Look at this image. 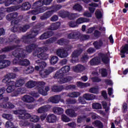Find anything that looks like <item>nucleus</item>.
Returning <instances> with one entry per match:
<instances>
[{
    "mask_svg": "<svg viewBox=\"0 0 128 128\" xmlns=\"http://www.w3.org/2000/svg\"><path fill=\"white\" fill-rule=\"evenodd\" d=\"M80 96V93L79 92H73L68 94V96L70 98H78V96Z\"/></svg>",
    "mask_w": 128,
    "mask_h": 128,
    "instance_id": "obj_38",
    "label": "nucleus"
},
{
    "mask_svg": "<svg viewBox=\"0 0 128 128\" xmlns=\"http://www.w3.org/2000/svg\"><path fill=\"white\" fill-rule=\"evenodd\" d=\"M78 16H80V14H78L69 13L68 15V18L70 20H74V18H78Z\"/></svg>",
    "mask_w": 128,
    "mask_h": 128,
    "instance_id": "obj_39",
    "label": "nucleus"
},
{
    "mask_svg": "<svg viewBox=\"0 0 128 128\" xmlns=\"http://www.w3.org/2000/svg\"><path fill=\"white\" fill-rule=\"evenodd\" d=\"M5 126L6 128H16L14 126L12 122L8 121L6 122Z\"/></svg>",
    "mask_w": 128,
    "mask_h": 128,
    "instance_id": "obj_48",
    "label": "nucleus"
},
{
    "mask_svg": "<svg viewBox=\"0 0 128 128\" xmlns=\"http://www.w3.org/2000/svg\"><path fill=\"white\" fill-rule=\"evenodd\" d=\"M2 99L1 98H0V108H14V106L12 104V103L7 102H6V103H4V102H2Z\"/></svg>",
    "mask_w": 128,
    "mask_h": 128,
    "instance_id": "obj_17",
    "label": "nucleus"
},
{
    "mask_svg": "<svg viewBox=\"0 0 128 128\" xmlns=\"http://www.w3.org/2000/svg\"><path fill=\"white\" fill-rule=\"evenodd\" d=\"M120 52L122 54H128V44H126L124 46H122Z\"/></svg>",
    "mask_w": 128,
    "mask_h": 128,
    "instance_id": "obj_42",
    "label": "nucleus"
},
{
    "mask_svg": "<svg viewBox=\"0 0 128 128\" xmlns=\"http://www.w3.org/2000/svg\"><path fill=\"white\" fill-rule=\"evenodd\" d=\"M54 10L48 12L46 13H44V16L40 17L41 20H46V18H48L50 16H52V14H54Z\"/></svg>",
    "mask_w": 128,
    "mask_h": 128,
    "instance_id": "obj_32",
    "label": "nucleus"
},
{
    "mask_svg": "<svg viewBox=\"0 0 128 128\" xmlns=\"http://www.w3.org/2000/svg\"><path fill=\"white\" fill-rule=\"evenodd\" d=\"M16 76V74L10 73L6 75L2 81V82L6 84V85L8 86L6 88V92L8 94L14 92V90H16V88H20V86H22L24 84L25 82L24 79L18 80H16V82L10 80L12 78H14Z\"/></svg>",
    "mask_w": 128,
    "mask_h": 128,
    "instance_id": "obj_3",
    "label": "nucleus"
},
{
    "mask_svg": "<svg viewBox=\"0 0 128 128\" xmlns=\"http://www.w3.org/2000/svg\"><path fill=\"white\" fill-rule=\"evenodd\" d=\"M78 100L80 104H86V100H84V97H79Z\"/></svg>",
    "mask_w": 128,
    "mask_h": 128,
    "instance_id": "obj_56",
    "label": "nucleus"
},
{
    "mask_svg": "<svg viewBox=\"0 0 128 128\" xmlns=\"http://www.w3.org/2000/svg\"><path fill=\"white\" fill-rule=\"evenodd\" d=\"M94 36L95 38H99L100 36V32L98 30H96L94 32Z\"/></svg>",
    "mask_w": 128,
    "mask_h": 128,
    "instance_id": "obj_62",
    "label": "nucleus"
},
{
    "mask_svg": "<svg viewBox=\"0 0 128 128\" xmlns=\"http://www.w3.org/2000/svg\"><path fill=\"white\" fill-rule=\"evenodd\" d=\"M34 69L32 66H29L28 68L24 71V74H32L34 72Z\"/></svg>",
    "mask_w": 128,
    "mask_h": 128,
    "instance_id": "obj_44",
    "label": "nucleus"
},
{
    "mask_svg": "<svg viewBox=\"0 0 128 128\" xmlns=\"http://www.w3.org/2000/svg\"><path fill=\"white\" fill-rule=\"evenodd\" d=\"M4 92H6V88H0V98L2 99V102H4V104H6L8 100V98L4 96Z\"/></svg>",
    "mask_w": 128,
    "mask_h": 128,
    "instance_id": "obj_18",
    "label": "nucleus"
},
{
    "mask_svg": "<svg viewBox=\"0 0 128 128\" xmlns=\"http://www.w3.org/2000/svg\"><path fill=\"white\" fill-rule=\"evenodd\" d=\"M100 60H102L104 64H108L110 59L108 55L100 54L98 57H96L92 60L90 64L91 66H96L100 62Z\"/></svg>",
    "mask_w": 128,
    "mask_h": 128,
    "instance_id": "obj_8",
    "label": "nucleus"
},
{
    "mask_svg": "<svg viewBox=\"0 0 128 128\" xmlns=\"http://www.w3.org/2000/svg\"><path fill=\"white\" fill-rule=\"evenodd\" d=\"M12 2H10L9 4L6 3V6H10V4H20V2H22V0H11Z\"/></svg>",
    "mask_w": 128,
    "mask_h": 128,
    "instance_id": "obj_45",
    "label": "nucleus"
},
{
    "mask_svg": "<svg viewBox=\"0 0 128 128\" xmlns=\"http://www.w3.org/2000/svg\"><path fill=\"white\" fill-rule=\"evenodd\" d=\"M20 46H8L0 50V54L2 52H10L12 50L16 48V50L14 52H13L12 54L14 56H16V58L13 60L14 64H20V66H28L30 64V61L28 59H24V58L26 56V55L24 54V50L20 48H19Z\"/></svg>",
    "mask_w": 128,
    "mask_h": 128,
    "instance_id": "obj_2",
    "label": "nucleus"
},
{
    "mask_svg": "<svg viewBox=\"0 0 128 128\" xmlns=\"http://www.w3.org/2000/svg\"><path fill=\"white\" fill-rule=\"evenodd\" d=\"M6 58V55L0 56V70H2V68H6L8 66H10V62L8 60H4V58Z\"/></svg>",
    "mask_w": 128,
    "mask_h": 128,
    "instance_id": "obj_10",
    "label": "nucleus"
},
{
    "mask_svg": "<svg viewBox=\"0 0 128 128\" xmlns=\"http://www.w3.org/2000/svg\"><path fill=\"white\" fill-rule=\"evenodd\" d=\"M82 52V50L80 49V50H75L72 54V62L74 64V62H78V56Z\"/></svg>",
    "mask_w": 128,
    "mask_h": 128,
    "instance_id": "obj_12",
    "label": "nucleus"
},
{
    "mask_svg": "<svg viewBox=\"0 0 128 128\" xmlns=\"http://www.w3.org/2000/svg\"><path fill=\"white\" fill-rule=\"evenodd\" d=\"M54 34V33L52 31H49L44 33L40 36V40H46V38H50Z\"/></svg>",
    "mask_w": 128,
    "mask_h": 128,
    "instance_id": "obj_24",
    "label": "nucleus"
},
{
    "mask_svg": "<svg viewBox=\"0 0 128 128\" xmlns=\"http://www.w3.org/2000/svg\"><path fill=\"white\" fill-rule=\"evenodd\" d=\"M92 80L94 82H100L102 80L100 78L98 77L93 78H92Z\"/></svg>",
    "mask_w": 128,
    "mask_h": 128,
    "instance_id": "obj_60",
    "label": "nucleus"
},
{
    "mask_svg": "<svg viewBox=\"0 0 128 128\" xmlns=\"http://www.w3.org/2000/svg\"><path fill=\"white\" fill-rule=\"evenodd\" d=\"M14 114H19L20 120H28L32 122H38L40 120V117L36 115L31 116L26 112L24 110H16L14 111Z\"/></svg>",
    "mask_w": 128,
    "mask_h": 128,
    "instance_id": "obj_6",
    "label": "nucleus"
},
{
    "mask_svg": "<svg viewBox=\"0 0 128 128\" xmlns=\"http://www.w3.org/2000/svg\"><path fill=\"white\" fill-rule=\"evenodd\" d=\"M127 108H128V104L126 103H124L122 106V111L124 112H128Z\"/></svg>",
    "mask_w": 128,
    "mask_h": 128,
    "instance_id": "obj_55",
    "label": "nucleus"
},
{
    "mask_svg": "<svg viewBox=\"0 0 128 128\" xmlns=\"http://www.w3.org/2000/svg\"><path fill=\"white\" fill-rule=\"evenodd\" d=\"M66 114L70 118H76L78 114L74 112V111L72 109H68L66 111Z\"/></svg>",
    "mask_w": 128,
    "mask_h": 128,
    "instance_id": "obj_26",
    "label": "nucleus"
},
{
    "mask_svg": "<svg viewBox=\"0 0 128 128\" xmlns=\"http://www.w3.org/2000/svg\"><path fill=\"white\" fill-rule=\"evenodd\" d=\"M73 10L78 12H82V7L79 4H76L73 6Z\"/></svg>",
    "mask_w": 128,
    "mask_h": 128,
    "instance_id": "obj_40",
    "label": "nucleus"
},
{
    "mask_svg": "<svg viewBox=\"0 0 128 128\" xmlns=\"http://www.w3.org/2000/svg\"><path fill=\"white\" fill-rule=\"evenodd\" d=\"M60 23L57 22L52 24L50 28H49V30H58V28H60Z\"/></svg>",
    "mask_w": 128,
    "mask_h": 128,
    "instance_id": "obj_33",
    "label": "nucleus"
},
{
    "mask_svg": "<svg viewBox=\"0 0 128 128\" xmlns=\"http://www.w3.org/2000/svg\"><path fill=\"white\" fill-rule=\"evenodd\" d=\"M52 0H42L43 3L46 6H48L52 2Z\"/></svg>",
    "mask_w": 128,
    "mask_h": 128,
    "instance_id": "obj_61",
    "label": "nucleus"
},
{
    "mask_svg": "<svg viewBox=\"0 0 128 128\" xmlns=\"http://www.w3.org/2000/svg\"><path fill=\"white\" fill-rule=\"evenodd\" d=\"M56 120H58V118L54 114H49L46 117V121L49 124H54L56 122Z\"/></svg>",
    "mask_w": 128,
    "mask_h": 128,
    "instance_id": "obj_14",
    "label": "nucleus"
},
{
    "mask_svg": "<svg viewBox=\"0 0 128 128\" xmlns=\"http://www.w3.org/2000/svg\"><path fill=\"white\" fill-rule=\"evenodd\" d=\"M92 106L94 110H98L100 108H102V105L98 103H94L92 104Z\"/></svg>",
    "mask_w": 128,
    "mask_h": 128,
    "instance_id": "obj_49",
    "label": "nucleus"
},
{
    "mask_svg": "<svg viewBox=\"0 0 128 128\" xmlns=\"http://www.w3.org/2000/svg\"><path fill=\"white\" fill-rule=\"evenodd\" d=\"M32 50H34L33 53L34 56L38 58H40V60H36V64H38L39 66H36L35 70H41L40 69L44 68L46 66V63L44 62H42V60H48V55L44 52L48 49V48H38L34 44L26 48L27 52H32Z\"/></svg>",
    "mask_w": 128,
    "mask_h": 128,
    "instance_id": "obj_1",
    "label": "nucleus"
},
{
    "mask_svg": "<svg viewBox=\"0 0 128 128\" xmlns=\"http://www.w3.org/2000/svg\"><path fill=\"white\" fill-rule=\"evenodd\" d=\"M2 118H6V120H12V115L10 114H4L2 115Z\"/></svg>",
    "mask_w": 128,
    "mask_h": 128,
    "instance_id": "obj_41",
    "label": "nucleus"
},
{
    "mask_svg": "<svg viewBox=\"0 0 128 128\" xmlns=\"http://www.w3.org/2000/svg\"><path fill=\"white\" fill-rule=\"evenodd\" d=\"M40 75L42 76V78H46L48 76L49 73H48V71L46 70H40Z\"/></svg>",
    "mask_w": 128,
    "mask_h": 128,
    "instance_id": "obj_34",
    "label": "nucleus"
},
{
    "mask_svg": "<svg viewBox=\"0 0 128 128\" xmlns=\"http://www.w3.org/2000/svg\"><path fill=\"white\" fill-rule=\"evenodd\" d=\"M89 6L92 7H89L88 9L90 12L92 14L94 12V10H96V8H98V4L96 3H92L89 4Z\"/></svg>",
    "mask_w": 128,
    "mask_h": 128,
    "instance_id": "obj_30",
    "label": "nucleus"
},
{
    "mask_svg": "<svg viewBox=\"0 0 128 128\" xmlns=\"http://www.w3.org/2000/svg\"><path fill=\"white\" fill-rule=\"evenodd\" d=\"M85 68H86L84 66L80 64H78L72 68L74 72H80L84 70Z\"/></svg>",
    "mask_w": 128,
    "mask_h": 128,
    "instance_id": "obj_21",
    "label": "nucleus"
},
{
    "mask_svg": "<svg viewBox=\"0 0 128 128\" xmlns=\"http://www.w3.org/2000/svg\"><path fill=\"white\" fill-rule=\"evenodd\" d=\"M66 126H68L70 128H76V122H71L70 123H68L66 124Z\"/></svg>",
    "mask_w": 128,
    "mask_h": 128,
    "instance_id": "obj_59",
    "label": "nucleus"
},
{
    "mask_svg": "<svg viewBox=\"0 0 128 128\" xmlns=\"http://www.w3.org/2000/svg\"><path fill=\"white\" fill-rule=\"evenodd\" d=\"M90 92L92 94H98V89L97 88H91L89 90Z\"/></svg>",
    "mask_w": 128,
    "mask_h": 128,
    "instance_id": "obj_53",
    "label": "nucleus"
},
{
    "mask_svg": "<svg viewBox=\"0 0 128 128\" xmlns=\"http://www.w3.org/2000/svg\"><path fill=\"white\" fill-rule=\"evenodd\" d=\"M6 20H12L11 22V26L14 28V26H18V24L20 22V20L18 18V13H12L8 14L6 17Z\"/></svg>",
    "mask_w": 128,
    "mask_h": 128,
    "instance_id": "obj_9",
    "label": "nucleus"
},
{
    "mask_svg": "<svg viewBox=\"0 0 128 128\" xmlns=\"http://www.w3.org/2000/svg\"><path fill=\"white\" fill-rule=\"evenodd\" d=\"M20 8L22 10H28L30 8V4L28 2H26L25 3L23 4L22 6H18V8Z\"/></svg>",
    "mask_w": 128,
    "mask_h": 128,
    "instance_id": "obj_20",
    "label": "nucleus"
},
{
    "mask_svg": "<svg viewBox=\"0 0 128 128\" xmlns=\"http://www.w3.org/2000/svg\"><path fill=\"white\" fill-rule=\"evenodd\" d=\"M22 100L25 102H34V98L31 96L25 95L22 98Z\"/></svg>",
    "mask_w": 128,
    "mask_h": 128,
    "instance_id": "obj_19",
    "label": "nucleus"
},
{
    "mask_svg": "<svg viewBox=\"0 0 128 128\" xmlns=\"http://www.w3.org/2000/svg\"><path fill=\"white\" fill-rule=\"evenodd\" d=\"M95 30L94 27L89 28L88 30L86 31V34H92V32Z\"/></svg>",
    "mask_w": 128,
    "mask_h": 128,
    "instance_id": "obj_64",
    "label": "nucleus"
},
{
    "mask_svg": "<svg viewBox=\"0 0 128 128\" xmlns=\"http://www.w3.org/2000/svg\"><path fill=\"white\" fill-rule=\"evenodd\" d=\"M44 84H46V83L44 82H36L33 80H30L26 84V86L28 88H32L36 86H38V90L40 94L42 96H46L48 92L50 90V87H45V90H44Z\"/></svg>",
    "mask_w": 128,
    "mask_h": 128,
    "instance_id": "obj_5",
    "label": "nucleus"
},
{
    "mask_svg": "<svg viewBox=\"0 0 128 128\" xmlns=\"http://www.w3.org/2000/svg\"><path fill=\"white\" fill-rule=\"evenodd\" d=\"M76 32H72L71 34H69L68 36V38H76Z\"/></svg>",
    "mask_w": 128,
    "mask_h": 128,
    "instance_id": "obj_58",
    "label": "nucleus"
},
{
    "mask_svg": "<svg viewBox=\"0 0 128 128\" xmlns=\"http://www.w3.org/2000/svg\"><path fill=\"white\" fill-rule=\"evenodd\" d=\"M92 124L94 126H96L99 128H102V123L100 121L96 120L92 122Z\"/></svg>",
    "mask_w": 128,
    "mask_h": 128,
    "instance_id": "obj_36",
    "label": "nucleus"
},
{
    "mask_svg": "<svg viewBox=\"0 0 128 128\" xmlns=\"http://www.w3.org/2000/svg\"><path fill=\"white\" fill-rule=\"evenodd\" d=\"M30 123L26 120L24 121L21 120L20 122V126H30Z\"/></svg>",
    "mask_w": 128,
    "mask_h": 128,
    "instance_id": "obj_46",
    "label": "nucleus"
},
{
    "mask_svg": "<svg viewBox=\"0 0 128 128\" xmlns=\"http://www.w3.org/2000/svg\"><path fill=\"white\" fill-rule=\"evenodd\" d=\"M56 54L58 56H60V58H66V56H68V52L64 48H60L58 49L56 51Z\"/></svg>",
    "mask_w": 128,
    "mask_h": 128,
    "instance_id": "obj_13",
    "label": "nucleus"
},
{
    "mask_svg": "<svg viewBox=\"0 0 128 128\" xmlns=\"http://www.w3.org/2000/svg\"><path fill=\"white\" fill-rule=\"evenodd\" d=\"M84 16L87 18H92V14L90 12V13L88 12H84Z\"/></svg>",
    "mask_w": 128,
    "mask_h": 128,
    "instance_id": "obj_63",
    "label": "nucleus"
},
{
    "mask_svg": "<svg viewBox=\"0 0 128 128\" xmlns=\"http://www.w3.org/2000/svg\"><path fill=\"white\" fill-rule=\"evenodd\" d=\"M83 98L86 100H92L96 98V96L92 94H84Z\"/></svg>",
    "mask_w": 128,
    "mask_h": 128,
    "instance_id": "obj_27",
    "label": "nucleus"
},
{
    "mask_svg": "<svg viewBox=\"0 0 128 128\" xmlns=\"http://www.w3.org/2000/svg\"><path fill=\"white\" fill-rule=\"evenodd\" d=\"M76 100H71L70 99H68V100H66L65 104H76Z\"/></svg>",
    "mask_w": 128,
    "mask_h": 128,
    "instance_id": "obj_52",
    "label": "nucleus"
},
{
    "mask_svg": "<svg viewBox=\"0 0 128 128\" xmlns=\"http://www.w3.org/2000/svg\"><path fill=\"white\" fill-rule=\"evenodd\" d=\"M100 72L102 76L105 77L108 76V72H106V69H100Z\"/></svg>",
    "mask_w": 128,
    "mask_h": 128,
    "instance_id": "obj_51",
    "label": "nucleus"
},
{
    "mask_svg": "<svg viewBox=\"0 0 128 128\" xmlns=\"http://www.w3.org/2000/svg\"><path fill=\"white\" fill-rule=\"evenodd\" d=\"M70 68L69 66L62 67L60 70L58 71L54 76V78H58L59 84H64L72 80V78L70 76L66 78V74L68 72Z\"/></svg>",
    "mask_w": 128,
    "mask_h": 128,
    "instance_id": "obj_4",
    "label": "nucleus"
},
{
    "mask_svg": "<svg viewBox=\"0 0 128 128\" xmlns=\"http://www.w3.org/2000/svg\"><path fill=\"white\" fill-rule=\"evenodd\" d=\"M58 62V58L56 56H52L50 60L51 64H56Z\"/></svg>",
    "mask_w": 128,
    "mask_h": 128,
    "instance_id": "obj_35",
    "label": "nucleus"
},
{
    "mask_svg": "<svg viewBox=\"0 0 128 128\" xmlns=\"http://www.w3.org/2000/svg\"><path fill=\"white\" fill-rule=\"evenodd\" d=\"M93 44L94 46H95L96 48H100V46H106V44H108V40H100L98 42H94Z\"/></svg>",
    "mask_w": 128,
    "mask_h": 128,
    "instance_id": "obj_16",
    "label": "nucleus"
},
{
    "mask_svg": "<svg viewBox=\"0 0 128 128\" xmlns=\"http://www.w3.org/2000/svg\"><path fill=\"white\" fill-rule=\"evenodd\" d=\"M102 106H103V108H105L106 112H108V110H110V107L108 106V104L106 103V102H102Z\"/></svg>",
    "mask_w": 128,
    "mask_h": 128,
    "instance_id": "obj_54",
    "label": "nucleus"
},
{
    "mask_svg": "<svg viewBox=\"0 0 128 128\" xmlns=\"http://www.w3.org/2000/svg\"><path fill=\"white\" fill-rule=\"evenodd\" d=\"M61 120L62 122H70V119L66 114H62L61 116Z\"/></svg>",
    "mask_w": 128,
    "mask_h": 128,
    "instance_id": "obj_37",
    "label": "nucleus"
},
{
    "mask_svg": "<svg viewBox=\"0 0 128 128\" xmlns=\"http://www.w3.org/2000/svg\"><path fill=\"white\" fill-rule=\"evenodd\" d=\"M69 12L68 11L60 12L59 13V16L61 18H68Z\"/></svg>",
    "mask_w": 128,
    "mask_h": 128,
    "instance_id": "obj_43",
    "label": "nucleus"
},
{
    "mask_svg": "<svg viewBox=\"0 0 128 128\" xmlns=\"http://www.w3.org/2000/svg\"><path fill=\"white\" fill-rule=\"evenodd\" d=\"M53 112L56 114H64V109L60 107H54L52 109Z\"/></svg>",
    "mask_w": 128,
    "mask_h": 128,
    "instance_id": "obj_25",
    "label": "nucleus"
},
{
    "mask_svg": "<svg viewBox=\"0 0 128 128\" xmlns=\"http://www.w3.org/2000/svg\"><path fill=\"white\" fill-rule=\"evenodd\" d=\"M6 14H4V8H0V20H2Z\"/></svg>",
    "mask_w": 128,
    "mask_h": 128,
    "instance_id": "obj_50",
    "label": "nucleus"
},
{
    "mask_svg": "<svg viewBox=\"0 0 128 128\" xmlns=\"http://www.w3.org/2000/svg\"><path fill=\"white\" fill-rule=\"evenodd\" d=\"M76 84L78 88H88V86H90V83H88V82L84 83L80 82H77Z\"/></svg>",
    "mask_w": 128,
    "mask_h": 128,
    "instance_id": "obj_31",
    "label": "nucleus"
},
{
    "mask_svg": "<svg viewBox=\"0 0 128 128\" xmlns=\"http://www.w3.org/2000/svg\"><path fill=\"white\" fill-rule=\"evenodd\" d=\"M97 18H102V12L100 10H97L95 12Z\"/></svg>",
    "mask_w": 128,
    "mask_h": 128,
    "instance_id": "obj_47",
    "label": "nucleus"
},
{
    "mask_svg": "<svg viewBox=\"0 0 128 128\" xmlns=\"http://www.w3.org/2000/svg\"><path fill=\"white\" fill-rule=\"evenodd\" d=\"M30 28V26L28 25H25L23 27H20V26L18 24L16 26H14L12 29V32H24L28 30Z\"/></svg>",
    "mask_w": 128,
    "mask_h": 128,
    "instance_id": "obj_11",
    "label": "nucleus"
},
{
    "mask_svg": "<svg viewBox=\"0 0 128 128\" xmlns=\"http://www.w3.org/2000/svg\"><path fill=\"white\" fill-rule=\"evenodd\" d=\"M50 108V105H46L39 108L38 112V114H42L44 112H48Z\"/></svg>",
    "mask_w": 128,
    "mask_h": 128,
    "instance_id": "obj_23",
    "label": "nucleus"
},
{
    "mask_svg": "<svg viewBox=\"0 0 128 128\" xmlns=\"http://www.w3.org/2000/svg\"><path fill=\"white\" fill-rule=\"evenodd\" d=\"M49 100L51 102H52V104H58L60 100V96L56 95L50 98Z\"/></svg>",
    "mask_w": 128,
    "mask_h": 128,
    "instance_id": "obj_22",
    "label": "nucleus"
},
{
    "mask_svg": "<svg viewBox=\"0 0 128 128\" xmlns=\"http://www.w3.org/2000/svg\"><path fill=\"white\" fill-rule=\"evenodd\" d=\"M90 22V19L88 18H80L76 20V23L77 24H84V22Z\"/></svg>",
    "mask_w": 128,
    "mask_h": 128,
    "instance_id": "obj_29",
    "label": "nucleus"
},
{
    "mask_svg": "<svg viewBox=\"0 0 128 128\" xmlns=\"http://www.w3.org/2000/svg\"><path fill=\"white\" fill-rule=\"evenodd\" d=\"M52 92H58L64 90V86H54L52 87Z\"/></svg>",
    "mask_w": 128,
    "mask_h": 128,
    "instance_id": "obj_28",
    "label": "nucleus"
},
{
    "mask_svg": "<svg viewBox=\"0 0 128 128\" xmlns=\"http://www.w3.org/2000/svg\"><path fill=\"white\" fill-rule=\"evenodd\" d=\"M44 4V1L42 0H39L33 4V8H36L32 10V14H40L44 12V10H46L48 8L46 6L41 8Z\"/></svg>",
    "mask_w": 128,
    "mask_h": 128,
    "instance_id": "obj_7",
    "label": "nucleus"
},
{
    "mask_svg": "<svg viewBox=\"0 0 128 128\" xmlns=\"http://www.w3.org/2000/svg\"><path fill=\"white\" fill-rule=\"evenodd\" d=\"M38 34V30L36 28H34L27 36L24 37V40H28L30 38H36V36Z\"/></svg>",
    "mask_w": 128,
    "mask_h": 128,
    "instance_id": "obj_15",
    "label": "nucleus"
},
{
    "mask_svg": "<svg viewBox=\"0 0 128 128\" xmlns=\"http://www.w3.org/2000/svg\"><path fill=\"white\" fill-rule=\"evenodd\" d=\"M68 24L70 28H76V26H78V24H76V22H69Z\"/></svg>",
    "mask_w": 128,
    "mask_h": 128,
    "instance_id": "obj_57",
    "label": "nucleus"
}]
</instances>
